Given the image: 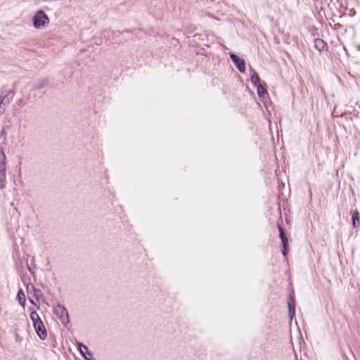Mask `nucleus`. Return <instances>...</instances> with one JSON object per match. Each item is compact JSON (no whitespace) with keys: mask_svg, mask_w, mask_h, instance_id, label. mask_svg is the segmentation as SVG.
<instances>
[{"mask_svg":"<svg viewBox=\"0 0 360 360\" xmlns=\"http://www.w3.org/2000/svg\"><path fill=\"white\" fill-rule=\"evenodd\" d=\"M30 319L33 322L34 330L41 340H45L47 338L46 328L36 311H32L30 314Z\"/></svg>","mask_w":360,"mask_h":360,"instance_id":"1","label":"nucleus"},{"mask_svg":"<svg viewBox=\"0 0 360 360\" xmlns=\"http://www.w3.org/2000/svg\"><path fill=\"white\" fill-rule=\"evenodd\" d=\"M34 27L38 30L45 27L49 23V18L42 10L36 12L33 17Z\"/></svg>","mask_w":360,"mask_h":360,"instance_id":"2","label":"nucleus"},{"mask_svg":"<svg viewBox=\"0 0 360 360\" xmlns=\"http://www.w3.org/2000/svg\"><path fill=\"white\" fill-rule=\"evenodd\" d=\"M6 157L2 148H0V189H4L6 186Z\"/></svg>","mask_w":360,"mask_h":360,"instance_id":"3","label":"nucleus"},{"mask_svg":"<svg viewBox=\"0 0 360 360\" xmlns=\"http://www.w3.org/2000/svg\"><path fill=\"white\" fill-rule=\"evenodd\" d=\"M54 313L63 325L66 326L69 323V314L68 310L63 306L58 304L54 307Z\"/></svg>","mask_w":360,"mask_h":360,"instance_id":"4","label":"nucleus"},{"mask_svg":"<svg viewBox=\"0 0 360 360\" xmlns=\"http://www.w3.org/2000/svg\"><path fill=\"white\" fill-rule=\"evenodd\" d=\"M278 230H279V236L282 241V246H283L282 253H283V256H286L288 252V240L287 237L285 236L284 230L282 228V226L281 225H278Z\"/></svg>","mask_w":360,"mask_h":360,"instance_id":"5","label":"nucleus"},{"mask_svg":"<svg viewBox=\"0 0 360 360\" xmlns=\"http://www.w3.org/2000/svg\"><path fill=\"white\" fill-rule=\"evenodd\" d=\"M77 347L80 354L85 360H95L92 358V354L89 351L88 347L81 342H77Z\"/></svg>","mask_w":360,"mask_h":360,"instance_id":"6","label":"nucleus"},{"mask_svg":"<svg viewBox=\"0 0 360 360\" xmlns=\"http://www.w3.org/2000/svg\"><path fill=\"white\" fill-rule=\"evenodd\" d=\"M230 58L232 62L236 65L238 70L241 72L245 70V63L243 59L240 58L238 56L234 53L230 54Z\"/></svg>","mask_w":360,"mask_h":360,"instance_id":"7","label":"nucleus"},{"mask_svg":"<svg viewBox=\"0 0 360 360\" xmlns=\"http://www.w3.org/2000/svg\"><path fill=\"white\" fill-rule=\"evenodd\" d=\"M288 313L290 319L293 318L295 313V302L292 295H290L288 299Z\"/></svg>","mask_w":360,"mask_h":360,"instance_id":"8","label":"nucleus"},{"mask_svg":"<svg viewBox=\"0 0 360 360\" xmlns=\"http://www.w3.org/2000/svg\"><path fill=\"white\" fill-rule=\"evenodd\" d=\"M326 46V43L323 39L319 38L314 39V46L319 51H322Z\"/></svg>","mask_w":360,"mask_h":360,"instance_id":"9","label":"nucleus"},{"mask_svg":"<svg viewBox=\"0 0 360 360\" xmlns=\"http://www.w3.org/2000/svg\"><path fill=\"white\" fill-rule=\"evenodd\" d=\"M352 222L354 228L360 226L359 212L357 210L354 211L352 213Z\"/></svg>","mask_w":360,"mask_h":360,"instance_id":"10","label":"nucleus"},{"mask_svg":"<svg viewBox=\"0 0 360 360\" xmlns=\"http://www.w3.org/2000/svg\"><path fill=\"white\" fill-rule=\"evenodd\" d=\"M18 300L19 302V304L22 307H25V295L23 292L22 290L20 289L17 295Z\"/></svg>","mask_w":360,"mask_h":360,"instance_id":"11","label":"nucleus"},{"mask_svg":"<svg viewBox=\"0 0 360 360\" xmlns=\"http://www.w3.org/2000/svg\"><path fill=\"white\" fill-rule=\"evenodd\" d=\"M251 82L257 86L260 84L259 77L256 71H254L250 77Z\"/></svg>","mask_w":360,"mask_h":360,"instance_id":"12","label":"nucleus"},{"mask_svg":"<svg viewBox=\"0 0 360 360\" xmlns=\"http://www.w3.org/2000/svg\"><path fill=\"white\" fill-rule=\"evenodd\" d=\"M47 84H48V81L46 79H43L40 80L39 82H37L34 85V88L35 89H40L44 88L45 86H46Z\"/></svg>","mask_w":360,"mask_h":360,"instance_id":"13","label":"nucleus"},{"mask_svg":"<svg viewBox=\"0 0 360 360\" xmlns=\"http://www.w3.org/2000/svg\"><path fill=\"white\" fill-rule=\"evenodd\" d=\"M257 88V94L259 96H263L267 94V91L264 86H262L261 84L256 86Z\"/></svg>","mask_w":360,"mask_h":360,"instance_id":"14","label":"nucleus"},{"mask_svg":"<svg viewBox=\"0 0 360 360\" xmlns=\"http://www.w3.org/2000/svg\"><path fill=\"white\" fill-rule=\"evenodd\" d=\"M31 288L33 290V296L37 299L39 300L41 296H42L41 292L40 290L35 288V287L33 285H31Z\"/></svg>","mask_w":360,"mask_h":360,"instance_id":"15","label":"nucleus"},{"mask_svg":"<svg viewBox=\"0 0 360 360\" xmlns=\"http://www.w3.org/2000/svg\"><path fill=\"white\" fill-rule=\"evenodd\" d=\"M32 268H36V264H34V257H32L31 264H30L27 262V269H28V271H30V274H34V271Z\"/></svg>","mask_w":360,"mask_h":360,"instance_id":"16","label":"nucleus"},{"mask_svg":"<svg viewBox=\"0 0 360 360\" xmlns=\"http://www.w3.org/2000/svg\"><path fill=\"white\" fill-rule=\"evenodd\" d=\"M13 91H9L7 94V96H11V98H12L13 97Z\"/></svg>","mask_w":360,"mask_h":360,"instance_id":"17","label":"nucleus"},{"mask_svg":"<svg viewBox=\"0 0 360 360\" xmlns=\"http://www.w3.org/2000/svg\"><path fill=\"white\" fill-rule=\"evenodd\" d=\"M4 100H5V98H3L2 99L0 98V108H1V105L2 104H4Z\"/></svg>","mask_w":360,"mask_h":360,"instance_id":"18","label":"nucleus"},{"mask_svg":"<svg viewBox=\"0 0 360 360\" xmlns=\"http://www.w3.org/2000/svg\"><path fill=\"white\" fill-rule=\"evenodd\" d=\"M6 131L4 129H2L0 131V136H4L5 134Z\"/></svg>","mask_w":360,"mask_h":360,"instance_id":"19","label":"nucleus"},{"mask_svg":"<svg viewBox=\"0 0 360 360\" xmlns=\"http://www.w3.org/2000/svg\"><path fill=\"white\" fill-rule=\"evenodd\" d=\"M30 302L31 304H34V305H36V303L34 302V300L31 298L29 299Z\"/></svg>","mask_w":360,"mask_h":360,"instance_id":"20","label":"nucleus"},{"mask_svg":"<svg viewBox=\"0 0 360 360\" xmlns=\"http://www.w3.org/2000/svg\"><path fill=\"white\" fill-rule=\"evenodd\" d=\"M16 339H17V340H20V338H18V336L17 335V336H16Z\"/></svg>","mask_w":360,"mask_h":360,"instance_id":"21","label":"nucleus"},{"mask_svg":"<svg viewBox=\"0 0 360 360\" xmlns=\"http://www.w3.org/2000/svg\"><path fill=\"white\" fill-rule=\"evenodd\" d=\"M16 339H17V340H20V338H18V336L17 335V336H16Z\"/></svg>","mask_w":360,"mask_h":360,"instance_id":"22","label":"nucleus"}]
</instances>
